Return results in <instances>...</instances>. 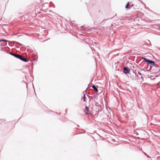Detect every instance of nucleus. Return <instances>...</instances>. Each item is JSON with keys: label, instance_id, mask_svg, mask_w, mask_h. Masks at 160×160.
<instances>
[{"label": "nucleus", "instance_id": "4", "mask_svg": "<svg viewBox=\"0 0 160 160\" xmlns=\"http://www.w3.org/2000/svg\"><path fill=\"white\" fill-rule=\"evenodd\" d=\"M92 88L95 91L97 92V93L98 92V90L95 86L94 85H93L92 86Z\"/></svg>", "mask_w": 160, "mask_h": 160}, {"label": "nucleus", "instance_id": "8", "mask_svg": "<svg viewBox=\"0 0 160 160\" xmlns=\"http://www.w3.org/2000/svg\"><path fill=\"white\" fill-rule=\"evenodd\" d=\"M13 43H16V44H19L20 45V46H22V45L20 44V43H19V42H16V41H13Z\"/></svg>", "mask_w": 160, "mask_h": 160}, {"label": "nucleus", "instance_id": "14", "mask_svg": "<svg viewBox=\"0 0 160 160\" xmlns=\"http://www.w3.org/2000/svg\"><path fill=\"white\" fill-rule=\"evenodd\" d=\"M133 6V5H132L131 6H130V7H132Z\"/></svg>", "mask_w": 160, "mask_h": 160}, {"label": "nucleus", "instance_id": "7", "mask_svg": "<svg viewBox=\"0 0 160 160\" xmlns=\"http://www.w3.org/2000/svg\"><path fill=\"white\" fill-rule=\"evenodd\" d=\"M129 2H128L125 6V8H126L129 9L130 8H129Z\"/></svg>", "mask_w": 160, "mask_h": 160}, {"label": "nucleus", "instance_id": "11", "mask_svg": "<svg viewBox=\"0 0 160 160\" xmlns=\"http://www.w3.org/2000/svg\"><path fill=\"white\" fill-rule=\"evenodd\" d=\"M141 78V79L142 80V81H143L144 80L143 77L142 76Z\"/></svg>", "mask_w": 160, "mask_h": 160}, {"label": "nucleus", "instance_id": "5", "mask_svg": "<svg viewBox=\"0 0 160 160\" xmlns=\"http://www.w3.org/2000/svg\"><path fill=\"white\" fill-rule=\"evenodd\" d=\"M89 108L87 106H86L85 110L84 111V112L86 114H88V112L89 111Z\"/></svg>", "mask_w": 160, "mask_h": 160}, {"label": "nucleus", "instance_id": "6", "mask_svg": "<svg viewBox=\"0 0 160 160\" xmlns=\"http://www.w3.org/2000/svg\"><path fill=\"white\" fill-rule=\"evenodd\" d=\"M1 40V44L0 45L1 46H3V44L2 42H8V41L6 40H4V39H2Z\"/></svg>", "mask_w": 160, "mask_h": 160}, {"label": "nucleus", "instance_id": "10", "mask_svg": "<svg viewBox=\"0 0 160 160\" xmlns=\"http://www.w3.org/2000/svg\"><path fill=\"white\" fill-rule=\"evenodd\" d=\"M156 117L158 118V120L159 121H160V115H157Z\"/></svg>", "mask_w": 160, "mask_h": 160}, {"label": "nucleus", "instance_id": "1", "mask_svg": "<svg viewBox=\"0 0 160 160\" xmlns=\"http://www.w3.org/2000/svg\"><path fill=\"white\" fill-rule=\"evenodd\" d=\"M9 54L23 62H27L28 61V59L27 58L23 57L22 56L19 55L11 52H9Z\"/></svg>", "mask_w": 160, "mask_h": 160}, {"label": "nucleus", "instance_id": "12", "mask_svg": "<svg viewBox=\"0 0 160 160\" xmlns=\"http://www.w3.org/2000/svg\"><path fill=\"white\" fill-rule=\"evenodd\" d=\"M144 154L145 155H147V156L148 157L150 158V157H149V156H148V155H147V154H146V153H145L144 152Z\"/></svg>", "mask_w": 160, "mask_h": 160}, {"label": "nucleus", "instance_id": "2", "mask_svg": "<svg viewBox=\"0 0 160 160\" xmlns=\"http://www.w3.org/2000/svg\"><path fill=\"white\" fill-rule=\"evenodd\" d=\"M143 59L148 64L152 65L153 66H155V63L153 61L148 59L145 58H143Z\"/></svg>", "mask_w": 160, "mask_h": 160}, {"label": "nucleus", "instance_id": "13", "mask_svg": "<svg viewBox=\"0 0 160 160\" xmlns=\"http://www.w3.org/2000/svg\"><path fill=\"white\" fill-rule=\"evenodd\" d=\"M138 73L139 75H142V74H141V73L140 72H138Z\"/></svg>", "mask_w": 160, "mask_h": 160}, {"label": "nucleus", "instance_id": "15", "mask_svg": "<svg viewBox=\"0 0 160 160\" xmlns=\"http://www.w3.org/2000/svg\"><path fill=\"white\" fill-rule=\"evenodd\" d=\"M1 42V40H0V42Z\"/></svg>", "mask_w": 160, "mask_h": 160}, {"label": "nucleus", "instance_id": "9", "mask_svg": "<svg viewBox=\"0 0 160 160\" xmlns=\"http://www.w3.org/2000/svg\"><path fill=\"white\" fill-rule=\"evenodd\" d=\"M84 93L83 96L82 97L83 99V101H86L85 99V94L84 93V92H83Z\"/></svg>", "mask_w": 160, "mask_h": 160}, {"label": "nucleus", "instance_id": "3", "mask_svg": "<svg viewBox=\"0 0 160 160\" xmlns=\"http://www.w3.org/2000/svg\"><path fill=\"white\" fill-rule=\"evenodd\" d=\"M123 72L125 74H129L130 69L124 67L123 69Z\"/></svg>", "mask_w": 160, "mask_h": 160}]
</instances>
